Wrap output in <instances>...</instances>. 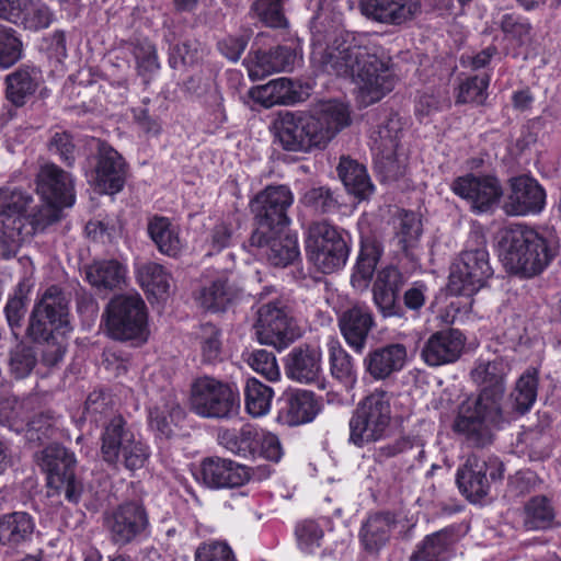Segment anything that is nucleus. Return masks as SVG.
<instances>
[{"mask_svg": "<svg viewBox=\"0 0 561 561\" xmlns=\"http://www.w3.org/2000/svg\"><path fill=\"white\" fill-rule=\"evenodd\" d=\"M382 48L354 37L336 36L330 44H312L311 64L321 72L350 78L357 88V99L368 106L394 88V76Z\"/></svg>", "mask_w": 561, "mask_h": 561, "instance_id": "obj_1", "label": "nucleus"}, {"mask_svg": "<svg viewBox=\"0 0 561 561\" xmlns=\"http://www.w3.org/2000/svg\"><path fill=\"white\" fill-rule=\"evenodd\" d=\"M510 364L503 358H479L470 371L472 381L480 387L477 396L469 397L458 408L453 430L474 447H484L493 439V430L510 423L515 415L503 408Z\"/></svg>", "mask_w": 561, "mask_h": 561, "instance_id": "obj_2", "label": "nucleus"}, {"mask_svg": "<svg viewBox=\"0 0 561 561\" xmlns=\"http://www.w3.org/2000/svg\"><path fill=\"white\" fill-rule=\"evenodd\" d=\"M348 124V108L343 103L329 101L316 114L289 111L280 113L274 122V129L284 150L309 153L323 150Z\"/></svg>", "mask_w": 561, "mask_h": 561, "instance_id": "obj_3", "label": "nucleus"}, {"mask_svg": "<svg viewBox=\"0 0 561 561\" xmlns=\"http://www.w3.org/2000/svg\"><path fill=\"white\" fill-rule=\"evenodd\" d=\"M32 202V195L21 188L0 187V255L3 259L13 257L34 233L60 220L64 207L53 202H44L27 216Z\"/></svg>", "mask_w": 561, "mask_h": 561, "instance_id": "obj_4", "label": "nucleus"}, {"mask_svg": "<svg viewBox=\"0 0 561 561\" xmlns=\"http://www.w3.org/2000/svg\"><path fill=\"white\" fill-rule=\"evenodd\" d=\"M502 261L506 270L522 277L541 273L556 255V242L537 230L516 225L506 231Z\"/></svg>", "mask_w": 561, "mask_h": 561, "instance_id": "obj_5", "label": "nucleus"}, {"mask_svg": "<svg viewBox=\"0 0 561 561\" xmlns=\"http://www.w3.org/2000/svg\"><path fill=\"white\" fill-rule=\"evenodd\" d=\"M392 419L391 396L376 389L358 402L350 419L348 442L357 447L386 437Z\"/></svg>", "mask_w": 561, "mask_h": 561, "instance_id": "obj_6", "label": "nucleus"}, {"mask_svg": "<svg viewBox=\"0 0 561 561\" xmlns=\"http://www.w3.org/2000/svg\"><path fill=\"white\" fill-rule=\"evenodd\" d=\"M36 458L47 476L48 495H62L69 503L78 504L83 493V483L76 474L75 454L59 444H51L39 451Z\"/></svg>", "mask_w": 561, "mask_h": 561, "instance_id": "obj_7", "label": "nucleus"}, {"mask_svg": "<svg viewBox=\"0 0 561 561\" xmlns=\"http://www.w3.org/2000/svg\"><path fill=\"white\" fill-rule=\"evenodd\" d=\"M106 330L111 337L119 341H146L147 308L139 294L113 297L105 309Z\"/></svg>", "mask_w": 561, "mask_h": 561, "instance_id": "obj_8", "label": "nucleus"}, {"mask_svg": "<svg viewBox=\"0 0 561 561\" xmlns=\"http://www.w3.org/2000/svg\"><path fill=\"white\" fill-rule=\"evenodd\" d=\"M69 316L67 295L59 287L50 286L33 308L27 334L34 341L48 339L55 333L66 335L72 330Z\"/></svg>", "mask_w": 561, "mask_h": 561, "instance_id": "obj_9", "label": "nucleus"}, {"mask_svg": "<svg viewBox=\"0 0 561 561\" xmlns=\"http://www.w3.org/2000/svg\"><path fill=\"white\" fill-rule=\"evenodd\" d=\"M190 405L194 413L207 419H228L238 413L239 394L228 383L203 376L191 386Z\"/></svg>", "mask_w": 561, "mask_h": 561, "instance_id": "obj_10", "label": "nucleus"}, {"mask_svg": "<svg viewBox=\"0 0 561 561\" xmlns=\"http://www.w3.org/2000/svg\"><path fill=\"white\" fill-rule=\"evenodd\" d=\"M306 252L320 272L330 274L345 265L350 251L336 227L321 220L312 222L308 229Z\"/></svg>", "mask_w": 561, "mask_h": 561, "instance_id": "obj_11", "label": "nucleus"}, {"mask_svg": "<svg viewBox=\"0 0 561 561\" xmlns=\"http://www.w3.org/2000/svg\"><path fill=\"white\" fill-rule=\"evenodd\" d=\"M294 203L293 192L286 185H268L259 192L250 203L257 224L250 242L260 243L263 230L279 229L289 224L288 209Z\"/></svg>", "mask_w": 561, "mask_h": 561, "instance_id": "obj_12", "label": "nucleus"}, {"mask_svg": "<svg viewBox=\"0 0 561 561\" xmlns=\"http://www.w3.org/2000/svg\"><path fill=\"white\" fill-rule=\"evenodd\" d=\"M493 275L489 252L481 241L476 248H467L453 263L449 289L457 295L471 296L485 286Z\"/></svg>", "mask_w": 561, "mask_h": 561, "instance_id": "obj_13", "label": "nucleus"}, {"mask_svg": "<svg viewBox=\"0 0 561 561\" xmlns=\"http://www.w3.org/2000/svg\"><path fill=\"white\" fill-rule=\"evenodd\" d=\"M111 541L124 547L138 542L149 534V514L139 500L125 501L112 508L104 517Z\"/></svg>", "mask_w": 561, "mask_h": 561, "instance_id": "obj_14", "label": "nucleus"}, {"mask_svg": "<svg viewBox=\"0 0 561 561\" xmlns=\"http://www.w3.org/2000/svg\"><path fill=\"white\" fill-rule=\"evenodd\" d=\"M503 474L504 465L499 458L471 454L457 469L456 483L462 495L477 503L489 494L491 483L501 480Z\"/></svg>", "mask_w": 561, "mask_h": 561, "instance_id": "obj_15", "label": "nucleus"}, {"mask_svg": "<svg viewBox=\"0 0 561 561\" xmlns=\"http://www.w3.org/2000/svg\"><path fill=\"white\" fill-rule=\"evenodd\" d=\"M255 334L260 344L284 350L300 336V331L280 301L262 305L257 310Z\"/></svg>", "mask_w": 561, "mask_h": 561, "instance_id": "obj_16", "label": "nucleus"}, {"mask_svg": "<svg viewBox=\"0 0 561 561\" xmlns=\"http://www.w3.org/2000/svg\"><path fill=\"white\" fill-rule=\"evenodd\" d=\"M453 192L465 199L473 213H488L500 202L503 190L500 181L490 175L467 174L457 178L451 184Z\"/></svg>", "mask_w": 561, "mask_h": 561, "instance_id": "obj_17", "label": "nucleus"}, {"mask_svg": "<svg viewBox=\"0 0 561 561\" xmlns=\"http://www.w3.org/2000/svg\"><path fill=\"white\" fill-rule=\"evenodd\" d=\"M546 205V191L537 180L527 175L512 178L503 210L508 216L537 215Z\"/></svg>", "mask_w": 561, "mask_h": 561, "instance_id": "obj_18", "label": "nucleus"}, {"mask_svg": "<svg viewBox=\"0 0 561 561\" xmlns=\"http://www.w3.org/2000/svg\"><path fill=\"white\" fill-rule=\"evenodd\" d=\"M128 165L124 157L105 141L98 142L93 184L103 194H116L125 185Z\"/></svg>", "mask_w": 561, "mask_h": 561, "instance_id": "obj_19", "label": "nucleus"}, {"mask_svg": "<svg viewBox=\"0 0 561 561\" xmlns=\"http://www.w3.org/2000/svg\"><path fill=\"white\" fill-rule=\"evenodd\" d=\"M337 327L345 343L356 354H362L376 327L375 316L367 305L356 302L337 314Z\"/></svg>", "mask_w": 561, "mask_h": 561, "instance_id": "obj_20", "label": "nucleus"}, {"mask_svg": "<svg viewBox=\"0 0 561 561\" xmlns=\"http://www.w3.org/2000/svg\"><path fill=\"white\" fill-rule=\"evenodd\" d=\"M401 124L399 118L391 117L380 124L370 134V147L376 157V165L386 173L388 178H397L400 167L396 159L400 141Z\"/></svg>", "mask_w": 561, "mask_h": 561, "instance_id": "obj_21", "label": "nucleus"}, {"mask_svg": "<svg viewBox=\"0 0 561 561\" xmlns=\"http://www.w3.org/2000/svg\"><path fill=\"white\" fill-rule=\"evenodd\" d=\"M360 11L368 20L387 26H403L421 11L420 0H360Z\"/></svg>", "mask_w": 561, "mask_h": 561, "instance_id": "obj_22", "label": "nucleus"}, {"mask_svg": "<svg viewBox=\"0 0 561 561\" xmlns=\"http://www.w3.org/2000/svg\"><path fill=\"white\" fill-rule=\"evenodd\" d=\"M36 192L43 202L71 207L76 202L73 179L54 163L43 165L36 175Z\"/></svg>", "mask_w": 561, "mask_h": 561, "instance_id": "obj_23", "label": "nucleus"}, {"mask_svg": "<svg viewBox=\"0 0 561 561\" xmlns=\"http://www.w3.org/2000/svg\"><path fill=\"white\" fill-rule=\"evenodd\" d=\"M186 416L178 396L165 391L148 407V425L160 438H170Z\"/></svg>", "mask_w": 561, "mask_h": 561, "instance_id": "obj_24", "label": "nucleus"}, {"mask_svg": "<svg viewBox=\"0 0 561 561\" xmlns=\"http://www.w3.org/2000/svg\"><path fill=\"white\" fill-rule=\"evenodd\" d=\"M203 482L210 489L238 488L251 478V469L231 459L209 457L201 463Z\"/></svg>", "mask_w": 561, "mask_h": 561, "instance_id": "obj_25", "label": "nucleus"}, {"mask_svg": "<svg viewBox=\"0 0 561 561\" xmlns=\"http://www.w3.org/2000/svg\"><path fill=\"white\" fill-rule=\"evenodd\" d=\"M286 376L299 383H314L322 374V351L316 344H299L287 355Z\"/></svg>", "mask_w": 561, "mask_h": 561, "instance_id": "obj_26", "label": "nucleus"}, {"mask_svg": "<svg viewBox=\"0 0 561 561\" xmlns=\"http://www.w3.org/2000/svg\"><path fill=\"white\" fill-rule=\"evenodd\" d=\"M465 337L458 330H445L432 334L421 350L426 365L438 367L455 363L461 355Z\"/></svg>", "mask_w": 561, "mask_h": 561, "instance_id": "obj_27", "label": "nucleus"}, {"mask_svg": "<svg viewBox=\"0 0 561 561\" xmlns=\"http://www.w3.org/2000/svg\"><path fill=\"white\" fill-rule=\"evenodd\" d=\"M363 363L374 380H386L405 367L408 348L402 343H389L368 352Z\"/></svg>", "mask_w": 561, "mask_h": 561, "instance_id": "obj_28", "label": "nucleus"}, {"mask_svg": "<svg viewBox=\"0 0 561 561\" xmlns=\"http://www.w3.org/2000/svg\"><path fill=\"white\" fill-rule=\"evenodd\" d=\"M321 403L312 391L298 389L286 394L278 412V421L288 426L311 422L320 412Z\"/></svg>", "mask_w": 561, "mask_h": 561, "instance_id": "obj_29", "label": "nucleus"}, {"mask_svg": "<svg viewBox=\"0 0 561 561\" xmlns=\"http://www.w3.org/2000/svg\"><path fill=\"white\" fill-rule=\"evenodd\" d=\"M136 433L127 425L121 415L112 417L101 434V456L110 466H117L121 461L122 451L134 443Z\"/></svg>", "mask_w": 561, "mask_h": 561, "instance_id": "obj_30", "label": "nucleus"}, {"mask_svg": "<svg viewBox=\"0 0 561 561\" xmlns=\"http://www.w3.org/2000/svg\"><path fill=\"white\" fill-rule=\"evenodd\" d=\"M260 243H251L261 250V254L274 266L285 267L298 259L300 252L296 236L280 234L278 229L263 230Z\"/></svg>", "mask_w": 561, "mask_h": 561, "instance_id": "obj_31", "label": "nucleus"}, {"mask_svg": "<svg viewBox=\"0 0 561 561\" xmlns=\"http://www.w3.org/2000/svg\"><path fill=\"white\" fill-rule=\"evenodd\" d=\"M296 59L294 50L286 46H277L270 51H257L253 57L244 59L249 76L253 80L263 79L272 73L288 71Z\"/></svg>", "mask_w": 561, "mask_h": 561, "instance_id": "obj_32", "label": "nucleus"}, {"mask_svg": "<svg viewBox=\"0 0 561 561\" xmlns=\"http://www.w3.org/2000/svg\"><path fill=\"white\" fill-rule=\"evenodd\" d=\"M396 526L397 519L392 513L379 512L369 515L363 522L358 534L364 550L371 554L378 553L389 542Z\"/></svg>", "mask_w": 561, "mask_h": 561, "instance_id": "obj_33", "label": "nucleus"}, {"mask_svg": "<svg viewBox=\"0 0 561 561\" xmlns=\"http://www.w3.org/2000/svg\"><path fill=\"white\" fill-rule=\"evenodd\" d=\"M457 535L453 528L430 534L419 542L409 561H448L455 553Z\"/></svg>", "mask_w": 561, "mask_h": 561, "instance_id": "obj_34", "label": "nucleus"}, {"mask_svg": "<svg viewBox=\"0 0 561 561\" xmlns=\"http://www.w3.org/2000/svg\"><path fill=\"white\" fill-rule=\"evenodd\" d=\"M147 231L161 254L178 257L184 249L180 236V227L164 216H153L149 219Z\"/></svg>", "mask_w": 561, "mask_h": 561, "instance_id": "obj_35", "label": "nucleus"}, {"mask_svg": "<svg viewBox=\"0 0 561 561\" xmlns=\"http://www.w3.org/2000/svg\"><path fill=\"white\" fill-rule=\"evenodd\" d=\"M35 520L26 512H13L0 517V545L15 548L31 542Z\"/></svg>", "mask_w": 561, "mask_h": 561, "instance_id": "obj_36", "label": "nucleus"}, {"mask_svg": "<svg viewBox=\"0 0 561 561\" xmlns=\"http://www.w3.org/2000/svg\"><path fill=\"white\" fill-rule=\"evenodd\" d=\"M42 81V72L36 67H20L5 78L7 98L16 106L25 104L35 93Z\"/></svg>", "mask_w": 561, "mask_h": 561, "instance_id": "obj_37", "label": "nucleus"}, {"mask_svg": "<svg viewBox=\"0 0 561 561\" xmlns=\"http://www.w3.org/2000/svg\"><path fill=\"white\" fill-rule=\"evenodd\" d=\"M337 173L346 190L358 199L368 198L374 192V184L365 165L348 157H342Z\"/></svg>", "mask_w": 561, "mask_h": 561, "instance_id": "obj_38", "label": "nucleus"}, {"mask_svg": "<svg viewBox=\"0 0 561 561\" xmlns=\"http://www.w3.org/2000/svg\"><path fill=\"white\" fill-rule=\"evenodd\" d=\"M327 347L331 376L345 388L352 389L357 382L354 358L336 337H330Z\"/></svg>", "mask_w": 561, "mask_h": 561, "instance_id": "obj_39", "label": "nucleus"}, {"mask_svg": "<svg viewBox=\"0 0 561 561\" xmlns=\"http://www.w3.org/2000/svg\"><path fill=\"white\" fill-rule=\"evenodd\" d=\"M250 95L264 107H272L276 104H291L298 100L294 83L288 78L274 79L266 84L255 87L250 91Z\"/></svg>", "mask_w": 561, "mask_h": 561, "instance_id": "obj_40", "label": "nucleus"}, {"mask_svg": "<svg viewBox=\"0 0 561 561\" xmlns=\"http://www.w3.org/2000/svg\"><path fill=\"white\" fill-rule=\"evenodd\" d=\"M259 433L251 425H244L238 431L221 430L218 433V443L234 455L255 459Z\"/></svg>", "mask_w": 561, "mask_h": 561, "instance_id": "obj_41", "label": "nucleus"}, {"mask_svg": "<svg viewBox=\"0 0 561 561\" xmlns=\"http://www.w3.org/2000/svg\"><path fill=\"white\" fill-rule=\"evenodd\" d=\"M380 256L381 249L376 241L367 240L362 243L357 263L351 277V283L355 289L363 291L369 286Z\"/></svg>", "mask_w": 561, "mask_h": 561, "instance_id": "obj_42", "label": "nucleus"}, {"mask_svg": "<svg viewBox=\"0 0 561 561\" xmlns=\"http://www.w3.org/2000/svg\"><path fill=\"white\" fill-rule=\"evenodd\" d=\"M126 268L116 260L94 262L85 270L87 280L96 288L113 289L125 280Z\"/></svg>", "mask_w": 561, "mask_h": 561, "instance_id": "obj_43", "label": "nucleus"}, {"mask_svg": "<svg viewBox=\"0 0 561 561\" xmlns=\"http://www.w3.org/2000/svg\"><path fill=\"white\" fill-rule=\"evenodd\" d=\"M556 508L546 495H536L524 506V525L529 530H545L556 523Z\"/></svg>", "mask_w": 561, "mask_h": 561, "instance_id": "obj_44", "label": "nucleus"}, {"mask_svg": "<svg viewBox=\"0 0 561 561\" xmlns=\"http://www.w3.org/2000/svg\"><path fill=\"white\" fill-rule=\"evenodd\" d=\"M231 298L232 293L228 285V277L226 274H220L202 287L197 300L205 310L218 312L225 310Z\"/></svg>", "mask_w": 561, "mask_h": 561, "instance_id": "obj_45", "label": "nucleus"}, {"mask_svg": "<svg viewBox=\"0 0 561 561\" xmlns=\"http://www.w3.org/2000/svg\"><path fill=\"white\" fill-rule=\"evenodd\" d=\"M274 391L256 378H249L244 387V403L247 412L253 417L266 415L272 405Z\"/></svg>", "mask_w": 561, "mask_h": 561, "instance_id": "obj_46", "label": "nucleus"}, {"mask_svg": "<svg viewBox=\"0 0 561 561\" xmlns=\"http://www.w3.org/2000/svg\"><path fill=\"white\" fill-rule=\"evenodd\" d=\"M137 278L140 286L150 295L160 298L168 294L170 274L156 262H147L138 266Z\"/></svg>", "mask_w": 561, "mask_h": 561, "instance_id": "obj_47", "label": "nucleus"}, {"mask_svg": "<svg viewBox=\"0 0 561 561\" xmlns=\"http://www.w3.org/2000/svg\"><path fill=\"white\" fill-rule=\"evenodd\" d=\"M538 373L535 369H527L516 381V386L511 393L513 411L517 415L528 412L537 398Z\"/></svg>", "mask_w": 561, "mask_h": 561, "instance_id": "obj_48", "label": "nucleus"}, {"mask_svg": "<svg viewBox=\"0 0 561 561\" xmlns=\"http://www.w3.org/2000/svg\"><path fill=\"white\" fill-rule=\"evenodd\" d=\"M396 239L402 251L414 248L422 233L421 219L413 211H401L394 224Z\"/></svg>", "mask_w": 561, "mask_h": 561, "instance_id": "obj_49", "label": "nucleus"}, {"mask_svg": "<svg viewBox=\"0 0 561 561\" xmlns=\"http://www.w3.org/2000/svg\"><path fill=\"white\" fill-rule=\"evenodd\" d=\"M131 53L138 75L148 81L160 69L156 46L147 39L137 41L133 44Z\"/></svg>", "mask_w": 561, "mask_h": 561, "instance_id": "obj_50", "label": "nucleus"}, {"mask_svg": "<svg viewBox=\"0 0 561 561\" xmlns=\"http://www.w3.org/2000/svg\"><path fill=\"white\" fill-rule=\"evenodd\" d=\"M202 362L214 364L220 359L222 351L221 331L211 323L202 324L198 334Z\"/></svg>", "mask_w": 561, "mask_h": 561, "instance_id": "obj_51", "label": "nucleus"}, {"mask_svg": "<svg viewBox=\"0 0 561 561\" xmlns=\"http://www.w3.org/2000/svg\"><path fill=\"white\" fill-rule=\"evenodd\" d=\"M25 402L14 397L0 398V425L20 432L24 428L26 420Z\"/></svg>", "mask_w": 561, "mask_h": 561, "instance_id": "obj_52", "label": "nucleus"}, {"mask_svg": "<svg viewBox=\"0 0 561 561\" xmlns=\"http://www.w3.org/2000/svg\"><path fill=\"white\" fill-rule=\"evenodd\" d=\"M500 27L505 37L515 42L518 46L526 45L531 39V25L523 16L506 13L501 19Z\"/></svg>", "mask_w": 561, "mask_h": 561, "instance_id": "obj_53", "label": "nucleus"}, {"mask_svg": "<svg viewBox=\"0 0 561 561\" xmlns=\"http://www.w3.org/2000/svg\"><path fill=\"white\" fill-rule=\"evenodd\" d=\"M23 5V19L20 21L25 28L38 31L47 28L53 22V12L44 4L34 0H25Z\"/></svg>", "mask_w": 561, "mask_h": 561, "instance_id": "obj_54", "label": "nucleus"}, {"mask_svg": "<svg viewBox=\"0 0 561 561\" xmlns=\"http://www.w3.org/2000/svg\"><path fill=\"white\" fill-rule=\"evenodd\" d=\"M298 548L306 554H313L321 547L323 529L314 520H304L296 526Z\"/></svg>", "mask_w": 561, "mask_h": 561, "instance_id": "obj_55", "label": "nucleus"}, {"mask_svg": "<svg viewBox=\"0 0 561 561\" xmlns=\"http://www.w3.org/2000/svg\"><path fill=\"white\" fill-rule=\"evenodd\" d=\"M551 437L538 428H530L523 433L520 443L525 445L530 460H542L550 455Z\"/></svg>", "mask_w": 561, "mask_h": 561, "instance_id": "obj_56", "label": "nucleus"}, {"mask_svg": "<svg viewBox=\"0 0 561 561\" xmlns=\"http://www.w3.org/2000/svg\"><path fill=\"white\" fill-rule=\"evenodd\" d=\"M488 76H473L462 81L458 89L457 103L482 104L486 99Z\"/></svg>", "mask_w": 561, "mask_h": 561, "instance_id": "obj_57", "label": "nucleus"}, {"mask_svg": "<svg viewBox=\"0 0 561 561\" xmlns=\"http://www.w3.org/2000/svg\"><path fill=\"white\" fill-rule=\"evenodd\" d=\"M36 365V355L32 347L16 345L10 353L9 368L11 374L22 379L27 377Z\"/></svg>", "mask_w": 561, "mask_h": 561, "instance_id": "obj_58", "label": "nucleus"}, {"mask_svg": "<svg viewBox=\"0 0 561 561\" xmlns=\"http://www.w3.org/2000/svg\"><path fill=\"white\" fill-rule=\"evenodd\" d=\"M248 365L270 381H276L280 377L279 367L275 355L266 350H255L247 358Z\"/></svg>", "mask_w": 561, "mask_h": 561, "instance_id": "obj_59", "label": "nucleus"}, {"mask_svg": "<svg viewBox=\"0 0 561 561\" xmlns=\"http://www.w3.org/2000/svg\"><path fill=\"white\" fill-rule=\"evenodd\" d=\"M26 426V436L30 440H38L43 443L54 437L58 427V419L50 413H41L31 421L24 422Z\"/></svg>", "mask_w": 561, "mask_h": 561, "instance_id": "obj_60", "label": "nucleus"}, {"mask_svg": "<svg viewBox=\"0 0 561 561\" xmlns=\"http://www.w3.org/2000/svg\"><path fill=\"white\" fill-rule=\"evenodd\" d=\"M236 227L230 218H226L217 222L209 231L206 240L209 250L208 255L220 252L232 244Z\"/></svg>", "mask_w": 561, "mask_h": 561, "instance_id": "obj_61", "label": "nucleus"}, {"mask_svg": "<svg viewBox=\"0 0 561 561\" xmlns=\"http://www.w3.org/2000/svg\"><path fill=\"white\" fill-rule=\"evenodd\" d=\"M150 457L149 446L137 436L134 443H130L126 449L122 451L121 461L129 471L142 468Z\"/></svg>", "mask_w": 561, "mask_h": 561, "instance_id": "obj_62", "label": "nucleus"}, {"mask_svg": "<svg viewBox=\"0 0 561 561\" xmlns=\"http://www.w3.org/2000/svg\"><path fill=\"white\" fill-rule=\"evenodd\" d=\"M48 150L56 154L68 167L73 165L76 161V145L72 136L67 131H56L48 141Z\"/></svg>", "mask_w": 561, "mask_h": 561, "instance_id": "obj_63", "label": "nucleus"}, {"mask_svg": "<svg viewBox=\"0 0 561 561\" xmlns=\"http://www.w3.org/2000/svg\"><path fill=\"white\" fill-rule=\"evenodd\" d=\"M195 561H236L231 548L221 541L201 545L195 552Z\"/></svg>", "mask_w": 561, "mask_h": 561, "instance_id": "obj_64", "label": "nucleus"}]
</instances>
